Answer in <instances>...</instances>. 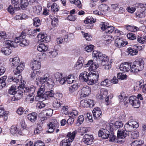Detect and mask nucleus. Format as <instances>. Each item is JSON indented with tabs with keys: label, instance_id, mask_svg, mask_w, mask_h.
I'll return each mask as SVG.
<instances>
[{
	"label": "nucleus",
	"instance_id": "c756f323",
	"mask_svg": "<svg viewBox=\"0 0 146 146\" xmlns=\"http://www.w3.org/2000/svg\"><path fill=\"white\" fill-rule=\"evenodd\" d=\"M77 132V131L75 130L73 131L72 133L70 132L68 133L67 136V138L68 139H66L69 140L70 142H72L74 139L76 134Z\"/></svg>",
	"mask_w": 146,
	"mask_h": 146
},
{
	"label": "nucleus",
	"instance_id": "e433bc0d",
	"mask_svg": "<svg viewBox=\"0 0 146 146\" xmlns=\"http://www.w3.org/2000/svg\"><path fill=\"white\" fill-rule=\"evenodd\" d=\"M58 50L55 49H53L47 53L48 55L51 58L55 57L58 55Z\"/></svg>",
	"mask_w": 146,
	"mask_h": 146
},
{
	"label": "nucleus",
	"instance_id": "774afa93",
	"mask_svg": "<svg viewBox=\"0 0 146 146\" xmlns=\"http://www.w3.org/2000/svg\"><path fill=\"white\" fill-rule=\"evenodd\" d=\"M86 103L88 106L90 107H93L95 105V103L93 100L91 99H89L87 100Z\"/></svg>",
	"mask_w": 146,
	"mask_h": 146
},
{
	"label": "nucleus",
	"instance_id": "393cba45",
	"mask_svg": "<svg viewBox=\"0 0 146 146\" xmlns=\"http://www.w3.org/2000/svg\"><path fill=\"white\" fill-rule=\"evenodd\" d=\"M4 108L2 107H0V117L2 116L3 117L4 120H7V115L9 113V111H4Z\"/></svg>",
	"mask_w": 146,
	"mask_h": 146
},
{
	"label": "nucleus",
	"instance_id": "4c0bfd02",
	"mask_svg": "<svg viewBox=\"0 0 146 146\" xmlns=\"http://www.w3.org/2000/svg\"><path fill=\"white\" fill-rule=\"evenodd\" d=\"M42 71L40 70L39 71L33 70L32 71L31 74V77L32 78H34L36 75L38 76L40 75V74H42Z\"/></svg>",
	"mask_w": 146,
	"mask_h": 146
},
{
	"label": "nucleus",
	"instance_id": "6ab92c4d",
	"mask_svg": "<svg viewBox=\"0 0 146 146\" xmlns=\"http://www.w3.org/2000/svg\"><path fill=\"white\" fill-rule=\"evenodd\" d=\"M37 114L35 112H33L28 114L27 115L28 119L32 123L35 122L37 119Z\"/></svg>",
	"mask_w": 146,
	"mask_h": 146
},
{
	"label": "nucleus",
	"instance_id": "f03ea898",
	"mask_svg": "<svg viewBox=\"0 0 146 146\" xmlns=\"http://www.w3.org/2000/svg\"><path fill=\"white\" fill-rule=\"evenodd\" d=\"M93 54L96 58L98 64L99 65L104 66L109 62L108 57L98 51H94Z\"/></svg>",
	"mask_w": 146,
	"mask_h": 146
},
{
	"label": "nucleus",
	"instance_id": "bb28decb",
	"mask_svg": "<svg viewBox=\"0 0 146 146\" xmlns=\"http://www.w3.org/2000/svg\"><path fill=\"white\" fill-rule=\"evenodd\" d=\"M38 40L40 42L46 41L47 35L45 33H40L37 36Z\"/></svg>",
	"mask_w": 146,
	"mask_h": 146
},
{
	"label": "nucleus",
	"instance_id": "79ce46f5",
	"mask_svg": "<svg viewBox=\"0 0 146 146\" xmlns=\"http://www.w3.org/2000/svg\"><path fill=\"white\" fill-rule=\"evenodd\" d=\"M37 128L34 131L35 134H38L41 133L42 130V128L40 123H38L37 124Z\"/></svg>",
	"mask_w": 146,
	"mask_h": 146
},
{
	"label": "nucleus",
	"instance_id": "7c9ffc66",
	"mask_svg": "<svg viewBox=\"0 0 146 146\" xmlns=\"http://www.w3.org/2000/svg\"><path fill=\"white\" fill-rule=\"evenodd\" d=\"M129 119V120L128 121V122L130 124L131 123V124L132 125L133 127H134L135 129H136V128L138 127L139 125L138 123L135 121V119L133 118V117H130Z\"/></svg>",
	"mask_w": 146,
	"mask_h": 146
},
{
	"label": "nucleus",
	"instance_id": "603ef678",
	"mask_svg": "<svg viewBox=\"0 0 146 146\" xmlns=\"http://www.w3.org/2000/svg\"><path fill=\"white\" fill-rule=\"evenodd\" d=\"M51 19L52 20V25L53 26H56L58 23V19L56 16L55 17H51Z\"/></svg>",
	"mask_w": 146,
	"mask_h": 146
},
{
	"label": "nucleus",
	"instance_id": "69168bd1",
	"mask_svg": "<svg viewBox=\"0 0 146 146\" xmlns=\"http://www.w3.org/2000/svg\"><path fill=\"white\" fill-rule=\"evenodd\" d=\"M139 136L138 132L137 131H135L132 132L130 136V137L132 139H135L137 138Z\"/></svg>",
	"mask_w": 146,
	"mask_h": 146
},
{
	"label": "nucleus",
	"instance_id": "338daca9",
	"mask_svg": "<svg viewBox=\"0 0 146 146\" xmlns=\"http://www.w3.org/2000/svg\"><path fill=\"white\" fill-rule=\"evenodd\" d=\"M127 37L128 39L131 40H133L136 38V36L135 35L131 33H128L127 35Z\"/></svg>",
	"mask_w": 146,
	"mask_h": 146
},
{
	"label": "nucleus",
	"instance_id": "58836bf2",
	"mask_svg": "<svg viewBox=\"0 0 146 146\" xmlns=\"http://www.w3.org/2000/svg\"><path fill=\"white\" fill-rule=\"evenodd\" d=\"M126 29L131 32H135L139 29V28L130 25H126Z\"/></svg>",
	"mask_w": 146,
	"mask_h": 146
},
{
	"label": "nucleus",
	"instance_id": "6e6d98bb",
	"mask_svg": "<svg viewBox=\"0 0 146 146\" xmlns=\"http://www.w3.org/2000/svg\"><path fill=\"white\" fill-rule=\"evenodd\" d=\"M137 5V9L139 11H140V10H141V9H142V10L143 11L146 9L145 6H146V4L139 3Z\"/></svg>",
	"mask_w": 146,
	"mask_h": 146
},
{
	"label": "nucleus",
	"instance_id": "a878e982",
	"mask_svg": "<svg viewBox=\"0 0 146 146\" xmlns=\"http://www.w3.org/2000/svg\"><path fill=\"white\" fill-rule=\"evenodd\" d=\"M54 95V92L53 90L46 92L44 93L43 96V101L47 99L49 97H52Z\"/></svg>",
	"mask_w": 146,
	"mask_h": 146
},
{
	"label": "nucleus",
	"instance_id": "e2e57ef3",
	"mask_svg": "<svg viewBox=\"0 0 146 146\" xmlns=\"http://www.w3.org/2000/svg\"><path fill=\"white\" fill-rule=\"evenodd\" d=\"M140 70L137 68H136V66H135V64L133 63V65L131 66V68H130V72H137Z\"/></svg>",
	"mask_w": 146,
	"mask_h": 146
},
{
	"label": "nucleus",
	"instance_id": "7ed1b4c3",
	"mask_svg": "<svg viewBox=\"0 0 146 146\" xmlns=\"http://www.w3.org/2000/svg\"><path fill=\"white\" fill-rule=\"evenodd\" d=\"M98 135L99 137H102L104 139L109 138L110 141L112 142L114 141L115 139V136L112 132H110L107 129L103 128L101 129L99 131Z\"/></svg>",
	"mask_w": 146,
	"mask_h": 146
},
{
	"label": "nucleus",
	"instance_id": "72a5a7b5",
	"mask_svg": "<svg viewBox=\"0 0 146 146\" xmlns=\"http://www.w3.org/2000/svg\"><path fill=\"white\" fill-rule=\"evenodd\" d=\"M123 125V123L122 121H117L113 125L112 129L116 130L119 128L122 127Z\"/></svg>",
	"mask_w": 146,
	"mask_h": 146
},
{
	"label": "nucleus",
	"instance_id": "423d86ee",
	"mask_svg": "<svg viewBox=\"0 0 146 146\" xmlns=\"http://www.w3.org/2000/svg\"><path fill=\"white\" fill-rule=\"evenodd\" d=\"M100 27L103 31H105L106 33H111L114 30V27L112 26H109L108 23L106 22H102L100 24Z\"/></svg>",
	"mask_w": 146,
	"mask_h": 146
},
{
	"label": "nucleus",
	"instance_id": "c85d7f7f",
	"mask_svg": "<svg viewBox=\"0 0 146 146\" xmlns=\"http://www.w3.org/2000/svg\"><path fill=\"white\" fill-rule=\"evenodd\" d=\"M36 87L33 85H31L30 87H25L26 93L28 92L29 94H34L35 92Z\"/></svg>",
	"mask_w": 146,
	"mask_h": 146
},
{
	"label": "nucleus",
	"instance_id": "5fc2aeb1",
	"mask_svg": "<svg viewBox=\"0 0 146 146\" xmlns=\"http://www.w3.org/2000/svg\"><path fill=\"white\" fill-rule=\"evenodd\" d=\"M51 8L52 12H57L59 10V6H57L56 3H54L52 5Z\"/></svg>",
	"mask_w": 146,
	"mask_h": 146
},
{
	"label": "nucleus",
	"instance_id": "f704fd0d",
	"mask_svg": "<svg viewBox=\"0 0 146 146\" xmlns=\"http://www.w3.org/2000/svg\"><path fill=\"white\" fill-rule=\"evenodd\" d=\"M48 49V47L45 44H39L38 46L37 50L40 51L45 52Z\"/></svg>",
	"mask_w": 146,
	"mask_h": 146
},
{
	"label": "nucleus",
	"instance_id": "a18cd8bd",
	"mask_svg": "<svg viewBox=\"0 0 146 146\" xmlns=\"http://www.w3.org/2000/svg\"><path fill=\"white\" fill-rule=\"evenodd\" d=\"M41 10V7L38 5L34 6L33 8V12L36 14L37 15H38L40 14Z\"/></svg>",
	"mask_w": 146,
	"mask_h": 146
},
{
	"label": "nucleus",
	"instance_id": "8fccbe9b",
	"mask_svg": "<svg viewBox=\"0 0 146 146\" xmlns=\"http://www.w3.org/2000/svg\"><path fill=\"white\" fill-rule=\"evenodd\" d=\"M41 25L40 21L38 17L35 18L33 19V25L36 27H39Z\"/></svg>",
	"mask_w": 146,
	"mask_h": 146
},
{
	"label": "nucleus",
	"instance_id": "0eeeda50",
	"mask_svg": "<svg viewBox=\"0 0 146 146\" xmlns=\"http://www.w3.org/2000/svg\"><path fill=\"white\" fill-rule=\"evenodd\" d=\"M129 102L130 104L134 108H138L140 105V101L138 100L137 97L135 96L130 97Z\"/></svg>",
	"mask_w": 146,
	"mask_h": 146
},
{
	"label": "nucleus",
	"instance_id": "2eb2a0df",
	"mask_svg": "<svg viewBox=\"0 0 146 146\" xmlns=\"http://www.w3.org/2000/svg\"><path fill=\"white\" fill-rule=\"evenodd\" d=\"M93 116L94 118L97 119H99L100 116L102 115V111L100 108L97 107L95 108L92 111Z\"/></svg>",
	"mask_w": 146,
	"mask_h": 146
},
{
	"label": "nucleus",
	"instance_id": "4d7b16f0",
	"mask_svg": "<svg viewBox=\"0 0 146 146\" xmlns=\"http://www.w3.org/2000/svg\"><path fill=\"white\" fill-rule=\"evenodd\" d=\"M84 120V116L83 115H80L78 117L76 123L79 126L82 123Z\"/></svg>",
	"mask_w": 146,
	"mask_h": 146
},
{
	"label": "nucleus",
	"instance_id": "1a4fd4ad",
	"mask_svg": "<svg viewBox=\"0 0 146 146\" xmlns=\"http://www.w3.org/2000/svg\"><path fill=\"white\" fill-rule=\"evenodd\" d=\"M93 139L92 135L86 134L83 136L82 141L87 145H90L92 144Z\"/></svg>",
	"mask_w": 146,
	"mask_h": 146
},
{
	"label": "nucleus",
	"instance_id": "864d4df0",
	"mask_svg": "<svg viewBox=\"0 0 146 146\" xmlns=\"http://www.w3.org/2000/svg\"><path fill=\"white\" fill-rule=\"evenodd\" d=\"M19 43L21 46L23 47L28 45L29 44V41L25 38Z\"/></svg>",
	"mask_w": 146,
	"mask_h": 146
},
{
	"label": "nucleus",
	"instance_id": "dca6fc26",
	"mask_svg": "<svg viewBox=\"0 0 146 146\" xmlns=\"http://www.w3.org/2000/svg\"><path fill=\"white\" fill-rule=\"evenodd\" d=\"M20 62V60L17 56H16L12 58H10L9 60V62L11 66H16L19 65Z\"/></svg>",
	"mask_w": 146,
	"mask_h": 146
},
{
	"label": "nucleus",
	"instance_id": "9b49d317",
	"mask_svg": "<svg viewBox=\"0 0 146 146\" xmlns=\"http://www.w3.org/2000/svg\"><path fill=\"white\" fill-rule=\"evenodd\" d=\"M131 65L130 63L125 62L121 64L119 69L121 71L124 72H127L129 71H130Z\"/></svg>",
	"mask_w": 146,
	"mask_h": 146
},
{
	"label": "nucleus",
	"instance_id": "0e129e2a",
	"mask_svg": "<svg viewBox=\"0 0 146 146\" xmlns=\"http://www.w3.org/2000/svg\"><path fill=\"white\" fill-rule=\"evenodd\" d=\"M8 11L11 14H13L17 11L13 5H10L8 8Z\"/></svg>",
	"mask_w": 146,
	"mask_h": 146
},
{
	"label": "nucleus",
	"instance_id": "aec40b11",
	"mask_svg": "<svg viewBox=\"0 0 146 146\" xmlns=\"http://www.w3.org/2000/svg\"><path fill=\"white\" fill-rule=\"evenodd\" d=\"M45 84L42 85L38 89L37 91V94L40 98H42L43 101V96L44 95V92L45 90Z\"/></svg>",
	"mask_w": 146,
	"mask_h": 146
},
{
	"label": "nucleus",
	"instance_id": "b1692460",
	"mask_svg": "<svg viewBox=\"0 0 146 146\" xmlns=\"http://www.w3.org/2000/svg\"><path fill=\"white\" fill-rule=\"evenodd\" d=\"M129 132H127L125 130V131H118L117 133V136L119 138H124L127 137V136H129Z\"/></svg>",
	"mask_w": 146,
	"mask_h": 146
},
{
	"label": "nucleus",
	"instance_id": "a211bd4d",
	"mask_svg": "<svg viewBox=\"0 0 146 146\" xmlns=\"http://www.w3.org/2000/svg\"><path fill=\"white\" fill-rule=\"evenodd\" d=\"M41 66L40 62L38 60L34 61L31 65V68L33 70L39 71Z\"/></svg>",
	"mask_w": 146,
	"mask_h": 146
},
{
	"label": "nucleus",
	"instance_id": "20e7f679",
	"mask_svg": "<svg viewBox=\"0 0 146 146\" xmlns=\"http://www.w3.org/2000/svg\"><path fill=\"white\" fill-rule=\"evenodd\" d=\"M38 81L42 85L44 83L48 84L49 85H52L53 84L54 82L53 80L50 77L49 75L48 74H45L43 77H40V78H36V83L37 85H38Z\"/></svg>",
	"mask_w": 146,
	"mask_h": 146
},
{
	"label": "nucleus",
	"instance_id": "3c124183",
	"mask_svg": "<svg viewBox=\"0 0 146 146\" xmlns=\"http://www.w3.org/2000/svg\"><path fill=\"white\" fill-rule=\"evenodd\" d=\"M68 84H71L74 81V78L72 75H69L66 80Z\"/></svg>",
	"mask_w": 146,
	"mask_h": 146
},
{
	"label": "nucleus",
	"instance_id": "f257e3e1",
	"mask_svg": "<svg viewBox=\"0 0 146 146\" xmlns=\"http://www.w3.org/2000/svg\"><path fill=\"white\" fill-rule=\"evenodd\" d=\"M26 33L22 32L21 33H17L16 34V37L15 39V41H11L10 40L6 41V44L7 46L11 47H16L17 46V43H19L22 40L25 38Z\"/></svg>",
	"mask_w": 146,
	"mask_h": 146
},
{
	"label": "nucleus",
	"instance_id": "09e8293b",
	"mask_svg": "<svg viewBox=\"0 0 146 146\" xmlns=\"http://www.w3.org/2000/svg\"><path fill=\"white\" fill-rule=\"evenodd\" d=\"M117 78L121 80L126 79L127 77L126 75L122 73H119L117 75Z\"/></svg>",
	"mask_w": 146,
	"mask_h": 146
},
{
	"label": "nucleus",
	"instance_id": "a19ab883",
	"mask_svg": "<svg viewBox=\"0 0 146 146\" xmlns=\"http://www.w3.org/2000/svg\"><path fill=\"white\" fill-rule=\"evenodd\" d=\"M127 51L129 54L132 55H135L138 53V51L136 49L131 48H128Z\"/></svg>",
	"mask_w": 146,
	"mask_h": 146
},
{
	"label": "nucleus",
	"instance_id": "cd10ccee",
	"mask_svg": "<svg viewBox=\"0 0 146 146\" xmlns=\"http://www.w3.org/2000/svg\"><path fill=\"white\" fill-rule=\"evenodd\" d=\"M5 44L6 45L7 47L2 48L1 49V52L4 54L5 55H9L11 53L12 50L10 49L8 47L9 46H7L5 42ZM10 47H11L10 46Z\"/></svg>",
	"mask_w": 146,
	"mask_h": 146
},
{
	"label": "nucleus",
	"instance_id": "5701e85b",
	"mask_svg": "<svg viewBox=\"0 0 146 146\" xmlns=\"http://www.w3.org/2000/svg\"><path fill=\"white\" fill-rule=\"evenodd\" d=\"M108 92L107 90L104 89L101 90L100 94L97 95L98 99H102L105 98L107 96Z\"/></svg>",
	"mask_w": 146,
	"mask_h": 146
},
{
	"label": "nucleus",
	"instance_id": "c9c22d12",
	"mask_svg": "<svg viewBox=\"0 0 146 146\" xmlns=\"http://www.w3.org/2000/svg\"><path fill=\"white\" fill-rule=\"evenodd\" d=\"M17 86L15 85L11 86L8 90L9 93L11 95H14L16 92Z\"/></svg>",
	"mask_w": 146,
	"mask_h": 146
},
{
	"label": "nucleus",
	"instance_id": "412c9836",
	"mask_svg": "<svg viewBox=\"0 0 146 146\" xmlns=\"http://www.w3.org/2000/svg\"><path fill=\"white\" fill-rule=\"evenodd\" d=\"M90 74L86 72H84L80 74V79L82 81L86 82L89 79V76Z\"/></svg>",
	"mask_w": 146,
	"mask_h": 146
},
{
	"label": "nucleus",
	"instance_id": "ddd939ff",
	"mask_svg": "<svg viewBox=\"0 0 146 146\" xmlns=\"http://www.w3.org/2000/svg\"><path fill=\"white\" fill-rule=\"evenodd\" d=\"M115 43V45L119 48L124 46L128 44L127 42H125L118 37H117V38H116Z\"/></svg>",
	"mask_w": 146,
	"mask_h": 146
},
{
	"label": "nucleus",
	"instance_id": "de8ad7c7",
	"mask_svg": "<svg viewBox=\"0 0 146 146\" xmlns=\"http://www.w3.org/2000/svg\"><path fill=\"white\" fill-rule=\"evenodd\" d=\"M90 77L92 78L96 83L98 80L99 75L98 74H96V73L91 72L90 74Z\"/></svg>",
	"mask_w": 146,
	"mask_h": 146
},
{
	"label": "nucleus",
	"instance_id": "f3484780",
	"mask_svg": "<svg viewBox=\"0 0 146 146\" xmlns=\"http://www.w3.org/2000/svg\"><path fill=\"white\" fill-rule=\"evenodd\" d=\"M24 65L23 64L21 63L17 66V68L13 70V72L15 75L19 76L20 73L24 69Z\"/></svg>",
	"mask_w": 146,
	"mask_h": 146
},
{
	"label": "nucleus",
	"instance_id": "2f4dec72",
	"mask_svg": "<svg viewBox=\"0 0 146 146\" xmlns=\"http://www.w3.org/2000/svg\"><path fill=\"white\" fill-rule=\"evenodd\" d=\"M128 122L126 123L124 125V128L125 130L128 132H131L136 129L135 128Z\"/></svg>",
	"mask_w": 146,
	"mask_h": 146
},
{
	"label": "nucleus",
	"instance_id": "49530a36",
	"mask_svg": "<svg viewBox=\"0 0 146 146\" xmlns=\"http://www.w3.org/2000/svg\"><path fill=\"white\" fill-rule=\"evenodd\" d=\"M61 106V103L60 102L59 100H56L54 101L53 102V106L56 109L58 108Z\"/></svg>",
	"mask_w": 146,
	"mask_h": 146
},
{
	"label": "nucleus",
	"instance_id": "6e6552de",
	"mask_svg": "<svg viewBox=\"0 0 146 146\" xmlns=\"http://www.w3.org/2000/svg\"><path fill=\"white\" fill-rule=\"evenodd\" d=\"M54 78L62 85L64 84L66 82L65 78L62 76V74L58 72L54 74Z\"/></svg>",
	"mask_w": 146,
	"mask_h": 146
},
{
	"label": "nucleus",
	"instance_id": "9d476101",
	"mask_svg": "<svg viewBox=\"0 0 146 146\" xmlns=\"http://www.w3.org/2000/svg\"><path fill=\"white\" fill-rule=\"evenodd\" d=\"M98 64H99L98 63L96 64V63H94L92 60H90L88 61L87 64L85 65V67H86L89 66V71L94 72L98 67Z\"/></svg>",
	"mask_w": 146,
	"mask_h": 146
},
{
	"label": "nucleus",
	"instance_id": "ea45409f",
	"mask_svg": "<svg viewBox=\"0 0 146 146\" xmlns=\"http://www.w3.org/2000/svg\"><path fill=\"white\" fill-rule=\"evenodd\" d=\"M21 4L20 7H21L22 9L25 10L28 5V2L27 0H22Z\"/></svg>",
	"mask_w": 146,
	"mask_h": 146
},
{
	"label": "nucleus",
	"instance_id": "f8f14e48",
	"mask_svg": "<svg viewBox=\"0 0 146 146\" xmlns=\"http://www.w3.org/2000/svg\"><path fill=\"white\" fill-rule=\"evenodd\" d=\"M133 63L136 66V68H137L140 71L142 70L143 68L144 62L141 58H139L136 59Z\"/></svg>",
	"mask_w": 146,
	"mask_h": 146
},
{
	"label": "nucleus",
	"instance_id": "39448f33",
	"mask_svg": "<svg viewBox=\"0 0 146 146\" xmlns=\"http://www.w3.org/2000/svg\"><path fill=\"white\" fill-rule=\"evenodd\" d=\"M59 125L56 120L54 119H50L49 123L47 124L48 132L49 133L53 132L54 129L58 127Z\"/></svg>",
	"mask_w": 146,
	"mask_h": 146
},
{
	"label": "nucleus",
	"instance_id": "4468645a",
	"mask_svg": "<svg viewBox=\"0 0 146 146\" xmlns=\"http://www.w3.org/2000/svg\"><path fill=\"white\" fill-rule=\"evenodd\" d=\"M91 92V88L88 86H83L81 90V95L84 97L88 96Z\"/></svg>",
	"mask_w": 146,
	"mask_h": 146
},
{
	"label": "nucleus",
	"instance_id": "052dcab7",
	"mask_svg": "<svg viewBox=\"0 0 146 146\" xmlns=\"http://www.w3.org/2000/svg\"><path fill=\"white\" fill-rule=\"evenodd\" d=\"M99 8L102 11H105L106 10H108V7L105 4H103L100 5Z\"/></svg>",
	"mask_w": 146,
	"mask_h": 146
},
{
	"label": "nucleus",
	"instance_id": "4be33fe9",
	"mask_svg": "<svg viewBox=\"0 0 146 146\" xmlns=\"http://www.w3.org/2000/svg\"><path fill=\"white\" fill-rule=\"evenodd\" d=\"M17 90H16V92L18 93L19 94H21V95L23 96V93H26L25 89V84L21 82V84H19V86H17Z\"/></svg>",
	"mask_w": 146,
	"mask_h": 146
},
{
	"label": "nucleus",
	"instance_id": "13d9d810",
	"mask_svg": "<svg viewBox=\"0 0 146 146\" xmlns=\"http://www.w3.org/2000/svg\"><path fill=\"white\" fill-rule=\"evenodd\" d=\"M142 141L141 140H137L133 142L131 144V146H141Z\"/></svg>",
	"mask_w": 146,
	"mask_h": 146
},
{
	"label": "nucleus",
	"instance_id": "473e14b6",
	"mask_svg": "<svg viewBox=\"0 0 146 146\" xmlns=\"http://www.w3.org/2000/svg\"><path fill=\"white\" fill-rule=\"evenodd\" d=\"M11 4L16 10L20 9V3L19 0H12Z\"/></svg>",
	"mask_w": 146,
	"mask_h": 146
},
{
	"label": "nucleus",
	"instance_id": "bf43d9fd",
	"mask_svg": "<svg viewBox=\"0 0 146 146\" xmlns=\"http://www.w3.org/2000/svg\"><path fill=\"white\" fill-rule=\"evenodd\" d=\"M34 94H29L26 98V100L27 102L32 103L34 101Z\"/></svg>",
	"mask_w": 146,
	"mask_h": 146
},
{
	"label": "nucleus",
	"instance_id": "37998d69",
	"mask_svg": "<svg viewBox=\"0 0 146 146\" xmlns=\"http://www.w3.org/2000/svg\"><path fill=\"white\" fill-rule=\"evenodd\" d=\"M70 143L69 140L64 139L60 142V146H70Z\"/></svg>",
	"mask_w": 146,
	"mask_h": 146
},
{
	"label": "nucleus",
	"instance_id": "c03bdc74",
	"mask_svg": "<svg viewBox=\"0 0 146 146\" xmlns=\"http://www.w3.org/2000/svg\"><path fill=\"white\" fill-rule=\"evenodd\" d=\"M79 86L77 84H74L71 86L69 88V92L72 93L76 90L78 88Z\"/></svg>",
	"mask_w": 146,
	"mask_h": 146
},
{
	"label": "nucleus",
	"instance_id": "680f3d73",
	"mask_svg": "<svg viewBox=\"0 0 146 146\" xmlns=\"http://www.w3.org/2000/svg\"><path fill=\"white\" fill-rule=\"evenodd\" d=\"M18 130L17 127L13 125L11 127L10 131L13 135H14L17 133Z\"/></svg>",
	"mask_w": 146,
	"mask_h": 146
}]
</instances>
